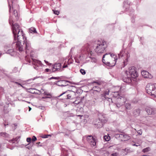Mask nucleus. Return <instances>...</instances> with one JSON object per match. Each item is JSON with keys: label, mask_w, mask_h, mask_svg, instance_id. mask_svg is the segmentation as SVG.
<instances>
[{"label": "nucleus", "mask_w": 156, "mask_h": 156, "mask_svg": "<svg viewBox=\"0 0 156 156\" xmlns=\"http://www.w3.org/2000/svg\"><path fill=\"white\" fill-rule=\"evenodd\" d=\"M9 23L12 27V33L14 39L17 41L13 43V46H16L20 51L22 50V45L24 44L26 39L25 36L23 33V30L20 26L18 24H13V21L11 17L10 16L9 20Z\"/></svg>", "instance_id": "nucleus-1"}, {"label": "nucleus", "mask_w": 156, "mask_h": 156, "mask_svg": "<svg viewBox=\"0 0 156 156\" xmlns=\"http://www.w3.org/2000/svg\"><path fill=\"white\" fill-rule=\"evenodd\" d=\"M107 47V42L100 39L94 41L92 47L88 44H86L83 46V49L87 51L89 55H92L94 53V51L98 55L104 53Z\"/></svg>", "instance_id": "nucleus-2"}, {"label": "nucleus", "mask_w": 156, "mask_h": 156, "mask_svg": "<svg viewBox=\"0 0 156 156\" xmlns=\"http://www.w3.org/2000/svg\"><path fill=\"white\" fill-rule=\"evenodd\" d=\"M136 69V67L132 66L129 67L128 70L125 71L122 76L123 81L128 83H130L132 80L137 82L139 80L138 75Z\"/></svg>", "instance_id": "nucleus-3"}, {"label": "nucleus", "mask_w": 156, "mask_h": 156, "mask_svg": "<svg viewBox=\"0 0 156 156\" xmlns=\"http://www.w3.org/2000/svg\"><path fill=\"white\" fill-rule=\"evenodd\" d=\"M98 119H96L94 121V124L98 128H101L107 121L105 118V115L101 113L98 114Z\"/></svg>", "instance_id": "nucleus-4"}, {"label": "nucleus", "mask_w": 156, "mask_h": 156, "mask_svg": "<svg viewBox=\"0 0 156 156\" xmlns=\"http://www.w3.org/2000/svg\"><path fill=\"white\" fill-rule=\"evenodd\" d=\"M147 93L154 97H156V84H148L146 87Z\"/></svg>", "instance_id": "nucleus-5"}, {"label": "nucleus", "mask_w": 156, "mask_h": 156, "mask_svg": "<svg viewBox=\"0 0 156 156\" xmlns=\"http://www.w3.org/2000/svg\"><path fill=\"white\" fill-rule=\"evenodd\" d=\"M119 58H122L125 56L126 58L125 60H124L123 62V66L121 68L124 67L127 64L128 59L130 57V55L128 52L125 53L123 50H121L119 53L118 54Z\"/></svg>", "instance_id": "nucleus-6"}, {"label": "nucleus", "mask_w": 156, "mask_h": 156, "mask_svg": "<svg viewBox=\"0 0 156 156\" xmlns=\"http://www.w3.org/2000/svg\"><path fill=\"white\" fill-rule=\"evenodd\" d=\"M115 137L122 141L127 140L130 139V137L128 135L125 133L121 132L120 133H115L114 135Z\"/></svg>", "instance_id": "nucleus-7"}, {"label": "nucleus", "mask_w": 156, "mask_h": 156, "mask_svg": "<svg viewBox=\"0 0 156 156\" xmlns=\"http://www.w3.org/2000/svg\"><path fill=\"white\" fill-rule=\"evenodd\" d=\"M29 63L32 62L34 65V68L37 70L39 69L40 67H42L43 64L40 61L31 58V60L30 59L28 61Z\"/></svg>", "instance_id": "nucleus-8"}, {"label": "nucleus", "mask_w": 156, "mask_h": 156, "mask_svg": "<svg viewBox=\"0 0 156 156\" xmlns=\"http://www.w3.org/2000/svg\"><path fill=\"white\" fill-rule=\"evenodd\" d=\"M111 59V57L110 55V54L109 53H106L103 55L102 61L107 66H114L115 64L112 65L110 64V62L108 61V59Z\"/></svg>", "instance_id": "nucleus-9"}, {"label": "nucleus", "mask_w": 156, "mask_h": 156, "mask_svg": "<svg viewBox=\"0 0 156 156\" xmlns=\"http://www.w3.org/2000/svg\"><path fill=\"white\" fill-rule=\"evenodd\" d=\"M126 98L124 97L120 96L119 98L115 100V105L118 108H120L125 103Z\"/></svg>", "instance_id": "nucleus-10"}, {"label": "nucleus", "mask_w": 156, "mask_h": 156, "mask_svg": "<svg viewBox=\"0 0 156 156\" xmlns=\"http://www.w3.org/2000/svg\"><path fill=\"white\" fill-rule=\"evenodd\" d=\"M26 38L25 40L24 43V45H23V50L24 49V48L26 50L25 52L26 53H29L31 49V47L30 46V43L29 41H27L26 40V38Z\"/></svg>", "instance_id": "nucleus-11"}, {"label": "nucleus", "mask_w": 156, "mask_h": 156, "mask_svg": "<svg viewBox=\"0 0 156 156\" xmlns=\"http://www.w3.org/2000/svg\"><path fill=\"white\" fill-rule=\"evenodd\" d=\"M13 43L12 44V49H9L7 50L6 51V53L7 54H9L10 55L12 56H13L14 55H15L16 54V51H15V50H17L21 52L22 51H23V44L22 45V50L21 51H20L19 49H18L16 48V46H13L12 45Z\"/></svg>", "instance_id": "nucleus-12"}, {"label": "nucleus", "mask_w": 156, "mask_h": 156, "mask_svg": "<svg viewBox=\"0 0 156 156\" xmlns=\"http://www.w3.org/2000/svg\"><path fill=\"white\" fill-rule=\"evenodd\" d=\"M87 140L91 147H94L96 145L95 139L91 135L87 137Z\"/></svg>", "instance_id": "nucleus-13"}, {"label": "nucleus", "mask_w": 156, "mask_h": 156, "mask_svg": "<svg viewBox=\"0 0 156 156\" xmlns=\"http://www.w3.org/2000/svg\"><path fill=\"white\" fill-rule=\"evenodd\" d=\"M145 111L148 115H154L155 114L156 109L152 106H147L145 108Z\"/></svg>", "instance_id": "nucleus-14"}, {"label": "nucleus", "mask_w": 156, "mask_h": 156, "mask_svg": "<svg viewBox=\"0 0 156 156\" xmlns=\"http://www.w3.org/2000/svg\"><path fill=\"white\" fill-rule=\"evenodd\" d=\"M66 94V99H69L71 98L73 95H76V92L71 90H68L64 92V93Z\"/></svg>", "instance_id": "nucleus-15"}, {"label": "nucleus", "mask_w": 156, "mask_h": 156, "mask_svg": "<svg viewBox=\"0 0 156 156\" xmlns=\"http://www.w3.org/2000/svg\"><path fill=\"white\" fill-rule=\"evenodd\" d=\"M61 67V64L60 63H55L53 65L52 69V72H54L57 71L59 70Z\"/></svg>", "instance_id": "nucleus-16"}, {"label": "nucleus", "mask_w": 156, "mask_h": 156, "mask_svg": "<svg viewBox=\"0 0 156 156\" xmlns=\"http://www.w3.org/2000/svg\"><path fill=\"white\" fill-rule=\"evenodd\" d=\"M142 76L144 78H152V76L148 72L143 70L141 72Z\"/></svg>", "instance_id": "nucleus-17"}, {"label": "nucleus", "mask_w": 156, "mask_h": 156, "mask_svg": "<svg viewBox=\"0 0 156 156\" xmlns=\"http://www.w3.org/2000/svg\"><path fill=\"white\" fill-rule=\"evenodd\" d=\"M9 104H6L4 107V111L5 113H7L11 110L10 108H9Z\"/></svg>", "instance_id": "nucleus-18"}, {"label": "nucleus", "mask_w": 156, "mask_h": 156, "mask_svg": "<svg viewBox=\"0 0 156 156\" xmlns=\"http://www.w3.org/2000/svg\"><path fill=\"white\" fill-rule=\"evenodd\" d=\"M112 94L113 96V98H114V100L118 99V98H119L120 96L119 95V93L118 91L113 92Z\"/></svg>", "instance_id": "nucleus-19"}, {"label": "nucleus", "mask_w": 156, "mask_h": 156, "mask_svg": "<svg viewBox=\"0 0 156 156\" xmlns=\"http://www.w3.org/2000/svg\"><path fill=\"white\" fill-rule=\"evenodd\" d=\"M140 111V109L139 108L136 109L133 111V114L134 116H137L139 115Z\"/></svg>", "instance_id": "nucleus-20"}, {"label": "nucleus", "mask_w": 156, "mask_h": 156, "mask_svg": "<svg viewBox=\"0 0 156 156\" xmlns=\"http://www.w3.org/2000/svg\"><path fill=\"white\" fill-rule=\"evenodd\" d=\"M129 3L128 0H126L124 2L123 8H125L126 11L129 7Z\"/></svg>", "instance_id": "nucleus-21"}, {"label": "nucleus", "mask_w": 156, "mask_h": 156, "mask_svg": "<svg viewBox=\"0 0 156 156\" xmlns=\"http://www.w3.org/2000/svg\"><path fill=\"white\" fill-rule=\"evenodd\" d=\"M20 137V136H17L15 138H13L12 139L10 140V142L12 141L13 143H17L19 142L18 140Z\"/></svg>", "instance_id": "nucleus-22"}, {"label": "nucleus", "mask_w": 156, "mask_h": 156, "mask_svg": "<svg viewBox=\"0 0 156 156\" xmlns=\"http://www.w3.org/2000/svg\"><path fill=\"white\" fill-rule=\"evenodd\" d=\"M125 107L126 109L129 110L131 108V104L129 103H126L125 104Z\"/></svg>", "instance_id": "nucleus-23"}, {"label": "nucleus", "mask_w": 156, "mask_h": 156, "mask_svg": "<svg viewBox=\"0 0 156 156\" xmlns=\"http://www.w3.org/2000/svg\"><path fill=\"white\" fill-rule=\"evenodd\" d=\"M29 32L30 33H37L36 29L34 27H32L29 29Z\"/></svg>", "instance_id": "nucleus-24"}, {"label": "nucleus", "mask_w": 156, "mask_h": 156, "mask_svg": "<svg viewBox=\"0 0 156 156\" xmlns=\"http://www.w3.org/2000/svg\"><path fill=\"white\" fill-rule=\"evenodd\" d=\"M62 80H58L57 81H56L54 83V84H56L59 86H61V87H62V86H63V85L62 84Z\"/></svg>", "instance_id": "nucleus-25"}, {"label": "nucleus", "mask_w": 156, "mask_h": 156, "mask_svg": "<svg viewBox=\"0 0 156 156\" xmlns=\"http://www.w3.org/2000/svg\"><path fill=\"white\" fill-rule=\"evenodd\" d=\"M41 90L42 91H41V93L44 95L47 96H51L50 93L47 92L46 91H45L44 90L42 89Z\"/></svg>", "instance_id": "nucleus-26"}, {"label": "nucleus", "mask_w": 156, "mask_h": 156, "mask_svg": "<svg viewBox=\"0 0 156 156\" xmlns=\"http://www.w3.org/2000/svg\"><path fill=\"white\" fill-rule=\"evenodd\" d=\"M64 93V92H63L59 96H58V97H60L61 96H62V99H66L67 96L66 94Z\"/></svg>", "instance_id": "nucleus-27"}, {"label": "nucleus", "mask_w": 156, "mask_h": 156, "mask_svg": "<svg viewBox=\"0 0 156 156\" xmlns=\"http://www.w3.org/2000/svg\"><path fill=\"white\" fill-rule=\"evenodd\" d=\"M0 136L4 137H8L9 135L8 133L5 132H1L0 133Z\"/></svg>", "instance_id": "nucleus-28"}, {"label": "nucleus", "mask_w": 156, "mask_h": 156, "mask_svg": "<svg viewBox=\"0 0 156 156\" xmlns=\"http://www.w3.org/2000/svg\"><path fill=\"white\" fill-rule=\"evenodd\" d=\"M93 90L95 91H99L100 90V88L98 86H95L92 88Z\"/></svg>", "instance_id": "nucleus-29"}, {"label": "nucleus", "mask_w": 156, "mask_h": 156, "mask_svg": "<svg viewBox=\"0 0 156 156\" xmlns=\"http://www.w3.org/2000/svg\"><path fill=\"white\" fill-rule=\"evenodd\" d=\"M62 84L63 85L62 87H65L68 85V84H67V83L69 82L68 81L62 80Z\"/></svg>", "instance_id": "nucleus-30"}, {"label": "nucleus", "mask_w": 156, "mask_h": 156, "mask_svg": "<svg viewBox=\"0 0 156 156\" xmlns=\"http://www.w3.org/2000/svg\"><path fill=\"white\" fill-rule=\"evenodd\" d=\"M151 150V148L149 147H148L145 148L143 150V152L144 153L147 152Z\"/></svg>", "instance_id": "nucleus-31"}, {"label": "nucleus", "mask_w": 156, "mask_h": 156, "mask_svg": "<svg viewBox=\"0 0 156 156\" xmlns=\"http://www.w3.org/2000/svg\"><path fill=\"white\" fill-rule=\"evenodd\" d=\"M13 14L14 16L16 17V19H17L18 17V13L16 10H13Z\"/></svg>", "instance_id": "nucleus-32"}, {"label": "nucleus", "mask_w": 156, "mask_h": 156, "mask_svg": "<svg viewBox=\"0 0 156 156\" xmlns=\"http://www.w3.org/2000/svg\"><path fill=\"white\" fill-rule=\"evenodd\" d=\"M61 77H51L50 78H49V80H51V79H55V80H61Z\"/></svg>", "instance_id": "nucleus-33"}, {"label": "nucleus", "mask_w": 156, "mask_h": 156, "mask_svg": "<svg viewBox=\"0 0 156 156\" xmlns=\"http://www.w3.org/2000/svg\"><path fill=\"white\" fill-rule=\"evenodd\" d=\"M30 91L29 92L32 94H36V93L35 91H34V90H37V89H35V88H30L29 89Z\"/></svg>", "instance_id": "nucleus-34"}, {"label": "nucleus", "mask_w": 156, "mask_h": 156, "mask_svg": "<svg viewBox=\"0 0 156 156\" xmlns=\"http://www.w3.org/2000/svg\"><path fill=\"white\" fill-rule=\"evenodd\" d=\"M90 55V58L91 59V61L92 62L95 63L97 61L96 59L95 58L91 57V56L92 55Z\"/></svg>", "instance_id": "nucleus-35"}, {"label": "nucleus", "mask_w": 156, "mask_h": 156, "mask_svg": "<svg viewBox=\"0 0 156 156\" xmlns=\"http://www.w3.org/2000/svg\"><path fill=\"white\" fill-rule=\"evenodd\" d=\"M80 72L83 75H85L86 73L84 69H80Z\"/></svg>", "instance_id": "nucleus-36"}, {"label": "nucleus", "mask_w": 156, "mask_h": 156, "mask_svg": "<svg viewBox=\"0 0 156 156\" xmlns=\"http://www.w3.org/2000/svg\"><path fill=\"white\" fill-rule=\"evenodd\" d=\"M104 138L106 141H108L109 140L110 137L107 136H104Z\"/></svg>", "instance_id": "nucleus-37"}, {"label": "nucleus", "mask_w": 156, "mask_h": 156, "mask_svg": "<svg viewBox=\"0 0 156 156\" xmlns=\"http://www.w3.org/2000/svg\"><path fill=\"white\" fill-rule=\"evenodd\" d=\"M37 77H34L33 78H31V79H29L27 80H26V81L27 82H31V81H33L35 79H37Z\"/></svg>", "instance_id": "nucleus-38"}, {"label": "nucleus", "mask_w": 156, "mask_h": 156, "mask_svg": "<svg viewBox=\"0 0 156 156\" xmlns=\"http://www.w3.org/2000/svg\"><path fill=\"white\" fill-rule=\"evenodd\" d=\"M10 81H11V82H12L14 83L17 84L18 85H20L22 87H23V86L20 83H18L17 82H15V81H12V80H11Z\"/></svg>", "instance_id": "nucleus-39"}, {"label": "nucleus", "mask_w": 156, "mask_h": 156, "mask_svg": "<svg viewBox=\"0 0 156 156\" xmlns=\"http://www.w3.org/2000/svg\"><path fill=\"white\" fill-rule=\"evenodd\" d=\"M51 98V96H47L43 97L42 98L46 99L47 98Z\"/></svg>", "instance_id": "nucleus-40"}, {"label": "nucleus", "mask_w": 156, "mask_h": 156, "mask_svg": "<svg viewBox=\"0 0 156 156\" xmlns=\"http://www.w3.org/2000/svg\"><path fill=\"white\" fill-rule=\"evenodd\" d=\"M53 11L54 13L56 15H58L59 13V12L57 10H53Z\"/></svg>", "instance_id": "nucleus-41"}, {"label": "nucleus", "mask_w": 156, "mask_h": 156, "mask_svg": "<svg viewBox=\"0 0 156 156\" xmlns=\"http://www.w3.org/2000/svg\"><path fill=\"white\" fill-rule=\"evenodd\" d=\"M109 94V91H105L102 95H105H105H108Z\"/></svg>", "instance_id": "nucleus-42"}, {"label": "nucleus", "mask_w": 156, "mask_h": 156, "mask_svg": "<svg viewBox=\"0 0 156 156\" xmlns=\"http://www.w3.org/2000/svg\"><path fill=\"white\" fill-rule=\"evenodd\" d=\"M31 139V140L33 142L37 140L36 137L35 136H33Z\"/></svg>", "instance_id": "nucleus-43"}, {"label": "nucleus", "mask_w": 156, "mask_h": 156, "mask_svg": "<svg viewBox=\"0 0 156 156\" xmlns=\"http://www.w3.org/2000/svg\"><path fill=\"white\" fill-rule=\"evenodd\" d=\"M32 140V139L30 137H28V138H27V141L28 142H29V143L32 140Z\"/></svg>", "instance_id": "nucleus-44"}, {"label": "nucleus", "mask_w": 156, "mask_h": 156, "mask_svg": "<svg viewBox=\"0 0 156 156\" xmlns=\"http://www.w3.org/2000/svg\"><path fill=\"white\" fill-rule=\"evenodd\" d=\"M51 136L50 135H44L43 136H42L43 138H48V136Z\"/></svg>", "instance_id": "nucleus-45"}, {"label": "nucleus", "mask_w": 156, "mask_h": 156, "mask_svg": "<svg viewBox=\"0 0 156 156\" xmlns=\"http://www.w3.org/2000/svg\"><path fill=\"white\" fill-rule=\"evenodd\" d=\"M45 72H52V70L50 69H45Z\"/></svg>", "instance_id": "nucleus-46"}, {"label": "nucleus", "mask_w": 156, "mask_h": 156, "mask_svg": "<svg viewBox=\"0 0 156 156\" xmlns=\"http://www.w3.org/2000/svg\"><path fill=\"white\" fill-rule=\"evenodd\" d=\"M74 116V115L72 113H69L68 114L67 116L68 117H73Z\"/></svg>", "instance_id": "nucleus-47"}, {"label": "nucleus", "mask_w": 156, "mask_h": 156, "mask_svg": "<svg viewBox=\"0 0 156 156\" xmlns=\"http://www.w3.org/2000/svg\"><path fill=\"white\" fill-rule=\"evenodd\" d=\"M118 154V153L115 152L112 154L111 155L112 156H117Z\"/></svg>", "instance_id": "nucleus-48"}, {"label": "nucleus", "mask_w": 156, "mask_h": 156, "mask_svg": "<svg viewBox=\"0 0 156 156\" xmlns=\"http://www.w3.org/2000/svg\"><path fill=\"white\" fill-rule=\"evenodd\" d=\"M114 98H113L112 99L111 98H108V101H109V102H110V101H112V102H113V100H114Z\"/></svg>", "instance_id": "nucleus-49"}, {"label": "nucleus", "mask_w": 156, "mask_h": 156, "mask_svg": "<svg viewBox=\"0 0 156 156\" xmlns=\"http://www.w3.org/2000/svg\"><path fill=\"white\" fill-rule=\"evenodd\" d=\"M133 146H135L136 147H138L140 146V144L139 143H136L135 144H132Z\"/></svg>", "instance_id": "nucleus-50"}, {"label": "nucleus", "mask_w": 156, "mask_h": 156, "mask_svg": "<svg viewBox=\"0 0 156 156\" xmlns=\"http://www.w3.org/2000/svg\"><path fill=\"white\" fill-rule=\"evenodd\" d=\"M17 71V68L16 67H15L13 69L12 71L13 73H16Z\"/></svg>", "instance_id": "nucleus-51"}, {"label": "nucleus", "mask_w": 156, "mask_h": 156, "mask_svg": "<svg viewBox=\"0 0 156 156\" xmlns=\"http://www.w3.org/2000/svg\"><path fill=\"white\" fill-rule=\"evenodd\" d=\"M26 147L29 150H30L32 148V146L30 145L28 146H26Z\"/></svg>", "instance_id": "nucleus-52"}, {"label": "nucleus", "mask_w": 156, "mask_h": 156, "mask_svg": "<svg viewBox=\"0 0 156 156\" xmlns=\"http://www.w3.org/2000/svg\"><path fill=\"white\" fill-rule=\"evenodd\" d=\"M137 133L140 135H141L142 134V132L141 130H140L138 131L137 132Z\"/></svg>", "instance_id": "nucleus-53"}, {"label": "nucleus", "mask_w": 156, "mask_h": 156, "mask_svg": "<svg viewBox=\"0 0 156 156\" xmlns=\"http://www.w3.org/2000/svg\"><path fill=\"white\" fill-rule=\"evenodd\" d=\"M75 62L77 63H79L80 62V60L79 59H77L75 58Z\"/></svg>", "instance_id": "nucleus-54"}, {"label": "nucleus", "mask_w": 156, "mask_h": 156, "mask_svg": "<svg viewBox=\"0 0 156 156\" xmlns=\"http://www.w3.org/2000/svg\"><path fill=\"white\" fill-rule=\"evenodd\" d=\"M110 54V55L111 56V59L114 56V55L113 54H111V53H109Z\"/></svg>", "instance_id": "nucleus-55"}, {"label": "nucleus", "mask_w": 156, "mask_h": 156, "mask_svg": "<svg viewBox=\"0 0 156 156\" xmlns=\"http://www.w3.org/2000/svg\"><path fill=\"white\" fill-rule=\"evenodd\" d=\"M129 149H128V148H126L125 149V151H129Z\"/></svg>", "instance_id": "nucleus-56"}, {"label": "nucleus", "mask_w": 156, "mask_h": 156, "mask_svg": "<svg viewBox=\"0 0 156 156\" xmlns=\"http://www.w3.org/2000/svg\"><path fill=\"white\" fill-rule=\"evenodd\" d=\"M79 59L80 60H82V58L81 57V55H80L79 57Z\"/></svg>", "instance_id": "nucleus-57"}, {"label": "nucleus", "mask_w": 156, "mask_h": 156, "mask_svg": "<svg viewBox=\"0 0 156 156\" xmlns=\"http://www.w3.org/2000/svg\"><path fill=\"white\" fill-rule=\"evenodd\" d=\"M104 97V98H105V99H106V98H108V97L107 96V95H105H105H102Z\"/></svg>", "instance_id": "nucleus-58"}, {"label": "nucleus", "mask_w": 156, "mask_h": 156, "mask_svg": "<svg viewBox=\"0 0 156 156\" xmlns=\"http://www.w3.org/2000/svg\"><path fill=\"white\" fill-rule=\"evenodd\" d=\"M67 67V65H64L63 66V68H65L66 67Z\"/></svg>", "instance_id": "nucleus-59"}, {"label": "nucleus", "mask_w": 156, "mask_h": 156, "mask_svg": "<svg viewBox=\"0 0 156 156\" xmlns=\"http://www.w3.org/2000/svg\"><path fill=\"white\" fill-rule=\"evenodd\" d=\"M9 12H10L11 11V7L9 5Z\"/></svg>", "instance_id": "nucleus-60"}, {"label": "nucleus", "mask_w": 156, "mask_h": 156, "mask_svg": "<svg viewBox=\"0 0 156 156\" xmlns=\"http://www.w3.org/2000/svg\"><path fill=\"white\" fill-rule=\"evenodd\" d=\"M31 108L30 107H29V111H30L31 110Z\"/></svg>", "instance_id": "nucleus-61"}, {"label": "nucleus", "mask_w": 156, "mask_h": 156, "mask_svg": "<svg viewBox=\"0 0 156 156\" xmlns=\"http://www.w3.org/2000/svg\"><path fill=\"white\" fill-rule=\"evenodd\" d=\"M131 21L132 23H134L135 22V20L134 19H132Z\"/></svg>", "instance_id": "nucleus-62"}, {"label": "nucleus", "mask_w": 156, "mask_h": 156, "mask_svg": "<svg viewBox=\"0 0 156 156\" xmlns=\"http://www.w3.org/2000/svg\"><path fill=\"white\" fill-rule=\"evenodd\" d=\"M44 61L46 64L48 63V62L47 61H46V60H44Z\"/></svg>", "instance_id": "nucleus-63"}, {"label": "nucleus", "mask_w": 156, "mask_h": 156, "mask_svg": "<svg viewBox=\"0 0 156 156\" xmlns=\"http://www.w3.org/2000/svg\"><path fill=\"white\" fill-rule=\"evenodd\" d=\"M13 125H14L15 127L16 126H17V124H16V123L13 124Z\"/></svg>", "instance_id": "nucleus-64"}]
</instances>
